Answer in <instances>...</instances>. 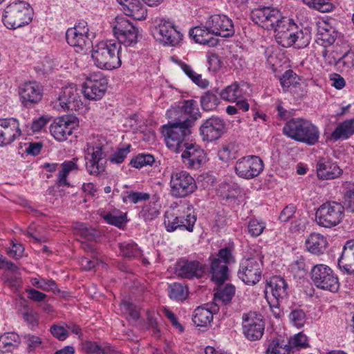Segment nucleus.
I'll list each match as a JSON object with an SVG mask.
<instances>
[{
    "label": "nucleus",
    "instance_id": "nucleus-27",
    "mask_svg": "<svg viewBox=\"0 0 354 354\" xmlns=\"http://www.w3.org/2000/svg\"><path fill=\"white\" fill-rule=\"evenodd\" d=\"M317 177L321 180H333L342 174L337 164L328 158H319L316 164Z\"/></svg>",
    "mask_w": 354,
    "mask_h": 354
},
{
    "label": "nucleus",
    "instance_id": "nucleus-43",
    "mask_svg": "<svg viewBox=\"0 0 354 354\" xmlns=\"http://www.w3.org/2000/svg\"><path fill=\"white\" fill-rule=\"evenodd\" d=\"M234 294L235 287L232 284H226L214 293V300L216 302H222L226 304L232 300Z\"/></svg>",
    "mask_w": 354,
    "mask_h": 354
},
{
    "label": "nucleus",
    "instance_id": "nucleus-29",
    "mask_svg": "<svg viewBox=\"0 0 354 354\" xmlns=\"http://www.w3.org/2000/svg\"><path fill=\"white\" fill-rule=\"evenodd\" d=\"M339 268L349 274H354V239L348 240L338 259Z\"/></svg>",
    "mask_w": 354,
    "mask_h": 354
},
{
    "label": "nucleus",
    "instance_id": "nucleus-20",
    "mask_svg": "<svg viewBox=\"0 0 354 354\" xmlns=\"http://www.w3.org/2000/svg\"><path fill=\"white\" fill-rule=\"evenodd\" d=\"M205 28L209 30L214 35L222 37H229L234 34L233 23L225 15H212L206 21Z\"/></svg>",
    "mask_w": 354,
    "mask_h": 354
},
{
    "label": "nucleus",
    "instance_id": "nucleus-6",
    "mask_svg": "<svg viewBox=\"0 0 354 354\" xmlns=\"http://www.w3.org/2000/svg\"><path fill=\"white\" fill-rule=\"evenodd\" d=\"M344 217V207L336 201H327L319 207L315 221L322 227L331 228L339 225Z\"/></svg>",
    "mask_w": 354,
    "mask_h": 354
},
{
    "label": "nucleus",
    "instance_id": "nucleus-18",
    "mask_svg": "<svg viewBox=\"0 0 354 354\" xmlns=\"http://www.w3.org/2000/svg\"><path fill=\"white\" fill-rule=\"evenodd\" d=\"M78 122L77 118L73 116L58 118L50 124V133L57 140L64 141L78 127Z\"/></svg>",
    "mask_w": 354,
    "mask_h": 354
},
{
    "label": "nucleus",
    "instance_id": "nucleus-42",
    "mask_svg": "<svg viewBox=\"0 0 354 354\" xmlns=\"http://www.w3.org/2000/svg\"><path fill=\"white\" fill-rule=\"evenodd\" d=\"M133 4L129 6V8H124V14L132 17L136 20H144L147 15V9L140 3V0H133Z\"/></svg>",
    "mask_w": 354,
    "mask_h": 354
},
{
    "label": "nucleus",
    "instance_id": "nucleus-7",
    "mask_svg": "<svg viewBox=\"0 0 354 354\" xmlns=\"http://www.w3.org/2000/svg\"><path fill=\"white\" fill-rule=\"evenodd\" d=\"M209 274L211 279L216 283H223L229 278V269L227 265L234 259L232 251L228 248L218 250L216 257H210Z\"/></svg>",
    "mask_w": 354,
    "mask_h": 354
},
{
    "label": "nucleus",
    "instance_id": "nucleus-51",
    "mask_svg": "<svg viewBox=\"0 0 354 354\" xmlns=\"http://www.w3.org/2000/svg\"><path fill=\"white\" fill-rule=\"evenodd\" d=\"M32 285L45 291L52 290L55 292L57 290V284L53 279L32 278Z\"/></svg>",
    "mask_w": 354,
    "mask_h": 354
},
{
    "label": "nucleus",
    "instance_id": "nucleus-24",
    "mask_svg": "<svg viewBox=\"0 0 354 354\" xmlns=\"http://www.w3.org/2000/svg\"><path fill=\"white\" fill-rule=\"evenodd\" d=\"M196 217L195 215L188 213L186 216H175L172 213L166 212L165 214L164 225L167 232H174L178 229L188 232H192Z\"/></svg>",
    "mask_w": 354,
    "mask_h": 354
},
{
    "label": "nucleus",
    "instance_id": "nucleus-59",
    "mask_svg": "<svg viewBox=\"0 0 354 354\" xmlns=\"http://www.w3.org/2000/svg\"><path fill=\"white\" fill-rule=\"evenodd\" d=\"M322 55L326 63L330 66H335L338 68L341 55L337 51L324 50Z\"/></svg>",
    "mask_w": 354,
    "mask_h": 354
},
{
    "label": "nucleus",
    "instance_id": "nucleus-45",
    "mask_svg": "<svg viewBox=\"0 0 354 354\" xmlns=\"http://www.w3.org/2000/svg\"><path fill=\"white\" fill-rule=\"evenodd\" d=\"M180 66L183 71L187 75V77H189L196 85L203 88L208 86V80L203 79L201 75L196 73L189 65L183 62H180Z\"/></svg>",
    "mask_w": 354,
    "mask_h": 354
},
{
    "label": "nucleus",
    "instance_id": "nucleus-47",
    "mask_svg": "<svg viewBox=\"0 0 354 354\" xmlns=\"http://www.w3.org/2000/svg\"><path fill=\"white\" fill-rule=\"evenodd\" d=\"M121 254L129 259L138 258L141 256V250L137 244L133 242H124L120 244Z\"/></svg>",
    "mask_w": 354,
    "mask_h": 354
},
{
    "label": "nucleus",
    "instance_id": "nucleus-56",
    "mask_svg": "<svg viewBox=\"0 0 354 354\" xmlns=\"http://www.w3.org/2000/svg\"><path fill=\"white\" fill-rule=\"evenodd\" d=\"M266 225L263 222L259 221L257 219H251L248 225V232L251 236L257 237L262 234Z\"/></svg>",
    "mask_w": 354,
    "mask_h": 354
},
{
    "label": "nucleus",
    "instance_id": "nucleus-64",
    "mask_svg": "<svg viewBox=\"0 0 354 354\" xmlns=\"http://www.w3.org/2000/svg\"><path fill=\"white\" fill-rule=\"evenodd\" d=\"M50 333L60 341L65 340L68 336V333L66 328L64 326L58 325L52 326L50 327Z\"/></svg>",
    "mask_w": 354,
    "mask_h": 354
},
{
    "label": "nucleus",
    "instance_id": "nucleus-48",
    "mask_svg": "<svg viewBox=\"0 0 354 354\" xmlns=\"http://www.w3.org/2000/svg\"><path fill=\"white\" fill-rule=\"evenodd\" d=\"M310 40V36L309 32L307 30L304 31L297 26L294 35L293 46L297 48H303L309 44Z\"/></svg>",
    "mask_w": 354,
    "mask_h": 354
},
{
    "label": "nucleus",
    "instance_id": "nucleus-23",
    "mask_svg": "<svg viewBox=\"0 0 354 354\" xmlns=\"http://www.w3.org/2000/svg\"><path fill=\"white\" fill-rule=\"evenodd\" d=\"M19 121L14 118L0 119V146L12 143L21 135Z\"/></svg>",
    "mask_w": 354,
    "mask_h": 354
},
{
    "label": "nucleus",
    "instance_id": "nucleus-44",
    "mask_svg": "<svg viewBox=\"0 0 354 354\" xmlns=\"http://www.w3.org/2000/svg\"><path fill=\"white\" fill-rule=\"evenodd\" d=\"M168 295L171 299L183 301L188 296V288L180 283H173L169 285Z\"/></svg>",
    "mask_w": 354,
    "mask_h": 354
},
{
    "label": "nucleus",
    "instance_id": "nucleus-1",
    "mask_svg": "<svg viewBox=\"0 0 354 354\" xmlns=\"http://www.w3.org/2000/svg\"><path fill=\"white\" fill-rule=\"evenodd\" d=\"M121 50L122 46L117 42L100 41L93 47L91 57L97 68L113 70L122 64Z\"/></svg>",
    "mask_w": 354,
    "mask_h": 354
},
{
    "label": "nucleus",
    "instance_id": "nucleus-38",
    "mask_svg": "<svg viewBox=\"0 0 354 354\" xmlns=\"http://www.w3.org/2000/svg\"><path fill=\"white\" fill-rule=\"evenodd\" d=\"M339 36V33L328 24H324L318 28L317 39L322 41L325 46L333 44Z\"/></svg>",
    "mask_w": 354,
    "mask_h": 354
},
{
    "label": "nucleus",
    "instance_id": "nucleus-8",
    "mask_svg": "<svg viewBox=\"0 0 354 354\" xmlns=\"http://www.w3.org/2000/svg\"><path fill=\"white\" fill-rule=\"evenodd\" d=\"M263 256L261 253L243 259L239 264L238 277L247 285H254L261 278Z\"/></svg>",
    "mask_w": 354,
    "mask_h": 354
},
{
    "label": "nucleus",
    "instance_id": "nucleus-9",
    "mask_svg": "<svg viewBox=\"0 0 354 354\" xmlns=\"http://www.w3.org/2000/svg\"><path fill=\"white\" fill-rule=\"evenodd\" d=\"M311 279L315 286L322 290L337 292L339 282L332 269L324 264L315 266L310 272Z\"/></svg>",
    "mask_w": 354,
    "mask_h": 354
},
{
    "label": "nucleus",
    "instance_id": "nucleus-17",
    "mask_svg": "<svg viewBox=\"0 0 354 354\" xmlns=\"http://www.w3.org/2000/svg\"><path fill=\"white\" fill-rule=\"evenodd\" d=\"M226 124L218 116H212L203 120L200 127V135L203 140L212 142L220 138L225 133Z\"/></svg>",
    "mask_w": 354,
    "mask_h": 354
},
{
    "label": "nucleus",
    "instance_id": "nucleus-52",
    "mask_svg": "<svg viewBox=\"0 0 354 354\" xmlns=\"http://www.w3.org/2000/svg\"><path fill=\"white\" fill-rule=\"evenodd\" d=\"M155 162L154 157L151 154H139L131 159L130 164L135 168H141L147 165H152Z\"/></svg>",
    "mask_w": 354,
    "mask_h": 354
},
{
    "label": "nucleus",
    "instance_id": "nucleus-33",
    "mask_svg": "<svg viewBox=\"0 0 354 354\" xmlns=\"http://www.w3.org/2000/svg\"><path fill=\"white\" fill-rule=\"evenodd\" d=\"M306 248L313 254H323L326 249L328 242L326 238L318 233H312L306 240Z\"/></svg>",
    "mask_w": 354,
    "mask_h": 354
},
{
    "label": "nucleus",
    "instance_id": "nucleus-39",
    "mask_svg": "<svg viewBox=\"0 0 354 354\" xmlns=\"http://www.w3.org/2000/svg\"><path fill=\"white\" fill-rule=\"evenodd\" d=\"M213 320L212 311L204 307H198L195 309L192 321L198 327H206Z\"/></svg>",
    "mask_w": 354,
    "mask_h": 354
},
{
    "label": "nucleus",
    "instance_id": "nucleus-26",
    "mask_svg": "<svg viewBox=\"0 0 354 354\" xmlns=\"http://www.w3.org/2000/svg\"><path fill=\"white\" fill-rule=\"evenodd\" d=\"M156 31L160 37L158 39L166 45L176 46L182 39L183 35L177 30L174 24L165 19H160Z\"/></svg>",
    "mask_w": 354,
    "mask_h": 354
},
{
    "label": "nucleus",
    "instance_id": "nucleus-5",
    "mask_svg": "<svg viewBox=\"0 0 354 354\" xmlns=\"http://www.w3.org/2000/svg\"><path fill=\"white\" fill-rule=\"evenodd\" d=\"M106 140L104 138H97L88 142L85 148V160L87 171L97 176L104 171L105 167L102 162L105 158Z\"/></svg>",
    "mask_w": 354,
    "mask_h": 354
},
{
    "label": "nucleus",
    "instance_id": "nucleus-19",
    "mask_svg": "<svg viewBox=\"0 0 354 354\" xmlns=\"http://www.w3.org/2000/svg\"><path fill=\"white\" fill-rule=\"evenodd\" d=\"M180 149L182 162L187 168L198 169L205 162L206 154L199 145L187 142Z\"/></svg>",
    "mask_w": 354,
    "mask_h": 354
},
{
    "label": "nucleus",
    "instance_id": "nucleus-55",
    "mask_svg": "<svg viewBox=\"0 0 354 354\" xmlns=\"http://www.w3.org/2000/svg\"><path fill=\"white\" fill-rule=\"evenodd\" d=\"M280 83L284 90L297 83V75L292 70L286 71L280 78Z\"/></svg>",
    "mask_w": 354,
    "mask_h": 354
},
{
    "label": "nucleus",
    "instance_id": "nucleus-60",
    "mask_svg": "<svg viewBox=\"0 0 354 354\" xmlns=\"http://www.w3.org/2000/svg\"><path fill=\"white\" fill-rule=\"evenodd\" d=\"M127 196L123 198L124 203H127V200L131 201L133 203H138L142 201H147L149 198V194L144 192H128Z\"/></svg>",
    "mask_w": 354,
    "mask_h": 354
},
{
    "label": "nucleus",
    "instance_id": "nucleus-31",
    "mask_svg": "<svg viewBox=\"0 0 354 354\" xmlns=\"http://www.w3.org/2000/svg\"><path fill=\"white\" fill-rule=\"evenodd\" d=\"M66 39L67 43L74 47L77 52L87 49L92 44L90 35L82 32L66 31Z\"/></svg>",
    "mask_w": 354,
    "mask_h": 354
},
{
    "label": "nucleus",
    "instance_id": "nucleus-14",
    "mask_svg": "<svg viewBox=\"0 0 354 354\" xmlns=\"http://www.w3.org/2000/svg\"><path fill=\"white\" fill-rule=\"evenodd\" d=\"M167 115L169 119L176 118L180 120L190 121L192 127H194L195 122L201 117L197 102L194 100L180 102L176 106L167 111Z\"/></svg>",
    "mask_w": 354,
    "mask_h": 354
},
{
    "label": "nucleus",
    "instance_id": "nucleus-21",
    "mask_svg": "<svg viewBox=\"0 0 354 354\" xmlns=\"http://www.w3.org/2000/svg\"><path fill=\"white\" fill-rule=\"evenodd\" d=\"M58 102L64 110L78 111L84 107L80 93L75 84H70L62 88Z\"/></svg>",
    "mask_w": 354,
    "mask_h": 354
},
{
    "label": "nucleus",
    "instance_id": "nucleus-37",
    "mask_svg": "<svg viewBox=\"0 0 354 354\" xmlns=\"http://www.w3.org/2000/svg\"><path fill=\"white\" fill-rule=\"evenodd\" d=\"M20 344L19 336L14 333H6L0 336V351L1 353L12 352Z\"/></svg>",
    "mask_w": 354,
    "mask_h": 354
},
{
    "label": "nucleus",
    "instance_id": "nucleus-15",
    "mask_svg": "<svg viewBox=\"0 0 354 354\" xmlns=\"http://www.w3.org/2000/svg\"><path fill=\"white\" fill-rule=\"evenodd\" d=\"M242 332L249 341L259 340L265 330V324L260 315L250 312L242 315Z\"/></svg>",
    "mask_w": 354,
    "mask_h": 354
},
{
    "label": "nucleus",
    "instance_id": "nucleus-57",
    "mask_svg": "<svg viewBox=\"0 0 354 354\" xmlns=\"http://www.w3.org/2000/svg\"><path fill=\"white\" fill-rule=\"evenodd\" d=\"M104 221L111 225L120 227L125 222V215L109 212L103 216Z\"/></svg>",
    "mask_w": 354,
    "mask_h": 354
},
{
    "label": "nucleus",
    "instance_id": "nucleus-53",
    "mask_svg": "<svg viewBox=\"0 0 354 354\" xmlns=\"http://www.w3.org/2000/svg\"><path fill=\"white\" fill-rule=\"evenodd\" d=\"M289 318L295 326L301 328L306 322V315L303 310L296 308L291 311L289 315Z\"/></svg>",
    "mask_w": 354,
    "mask_h": 354
},
{
    "label": "nucleus",
    "instance_id": "nucleus-61",
    "mask_svg": "<svg viewBox=\"0 0 354 354\" xmlns=\"http://www.w3.org/2000/svg\"><path fill=\"white\" fill-rule=\"evenodd\" d=\"M287 342L290 345V349L293 347L304 348L308 346L307 337L302 333H299L292 338L290 339Z\"/></svg>",
    "mask_w": 354,
    "mask_h": 354
},
{
    "label": "nucleus",
    "instance_id": "nucleus-4",
    "mask_svg": "<svg viewBox=\"0 0 354 354\" xmlns=\"http://www.w3.org/2000/svg\"><path fill=\"white\" fill-rule=\"evenodd\" d=\"M2 21L9 29H16L28 24L32 21L30 5L24 1L10 3L4 10Z\"/></svg>",
    "mask_w": 354,
    "mask_h": 354
},
{
    "label": "nucleus",
    "instance_id": "nucleus-58",
    "mask_svg": "<svg viewBox=\"0 0 354 354\" xmlns=\"http://www.w3.org/2000/svg\"><path fill=\"white\" fill-rule=\"evenodd\" d=\"M130 145H127L124 147L118 149L110 158V161L116 164L122 163L130 152Z\"/></svg>",
    "mask_w": 354,
    "mask_h": 354
},
{
    "label": "nucleus",
    "instance_id": "nucleus-50",
    "mask_svg": "<svg viewBox=\"0 0 354 354\" xmlns=\"http://www.w3.org/2000/svg\"><path fill=\"white\" fill-rule=\"evenodd\" d=\"M221 196L226 200H234L236 198L241 190L239 187L234 185L225 184L220 187Z\"/></svg>",
    "mask_w": 354,
    "mask_h": 354
},
{
    "label": "nucleus",
    "instance_id": "nucleus-11",
    "mask_svg": "<svg viewBox=\"0 0 354 354\" xmlns=\"http://www.w3.org/2000/svg\"><path fill=\"white\" fill-rule=\"evenodd\" d=\"M113 31L118 43L125 46H133L138 40V29L126 17H117L113 24Z\"/></svg>",
    "mask_w": 354,
    "mask_h": 354
},
{
    "label": "nucleus",
    "instance_id": "nucleus-36",
    "mask_svg": "<svg viewBox=\"0 0 354 354\" xmlns=\"http://www.w3.org/2000/svg\"><path fill=\"white\" fill-rule=\"evenodd\" d=\"M82 349L90 354H118L108 343L98 344L96 342L86 341L82 343Z\"/></svg>",
    "mask_w": 354,
    "mask_h": 354
},
{
    "label": "nucleus",
    "instance_id": "nucleus-46",
    "mask_svg": "<svg viewBox=\"0 0 354 354\" xmlns=\"http://www.w3.org/2000/svg\"><path fill=\"white\" fill-rule=\"evenodd\" d=\"M308 7L317 10L321 12L333 11L335 6L330 0H302Z\"/></svg>",
    "mask_w": 354,
    "mask_h": 354
},
{
    "label": "nucleus",
    "instance_id": "nucleus-63",
    "mask_svg": "<svg viewBox=\"0 0 354 354\" xmlns=\"http://www.w3.org/2000/svg\"><path fill=\"white\" fill-rule=\"evenodd\" d=\"M24 339L29 351L39 348L41 344L40 337L34 335L26 334L24 335Z\"/></svg>",
    "mask_w": 354,
    "mask_h": 354
},
{
    "label": "nucleus",
    "instance_id": "nucleus-28",
    "mask_svg": "<svg viewBox=\"0 0 354 354\" xmlns=\"http://www.w3.org/2000/svg\"><path fill=\"white\" fill-rule=\"evenodd\" d=\"M178 275L185 279L201 278L205 272V266L198 261L182 260L177 263Z\"/></svg>",
    "mask_w": 354,
    "mask_h": 354
},
{
    "label": "nucleus",
    "instance_id": "nucleus-12",
    "mask_svg": "<svg viewBox=\"0 0 354 354\" xmlns=\"http://www.w3.org/2000/svg\"><path fill=\"white\" fill-rule=\"evenodd\" d=\"M284 18L277 8L270 6H260L251 12L252 21L266 30H274Z\"/></svg>",
    "mask_w": 354,
    "mask_h": 354
},
{
    "label": "nucleus",
    "instance_id": "nucleus-2",
    "mask_svg": "<svg viewBox=\"0 0 354 354\" xmlns=\"http://www.w3.org/2000/svg\"><path fill=\"white\" fill-rule=\"evenodd\" d=\"M167 124L161 127V133L167 147L171 151L179 153L187 142L185 138L192 133V122L184 120H178L176 118L171 119Z\"/></svg>",
    "mask_w": 354,
    "mask_h": 354
},
{
    "label": "nucleus",
    "instance_id": "nucleus-10",
    "mask_svg": "<svg viewBox=\"0 0 354 354\" xmlns=\"http://www.w3.org/2000/svg\"><path fill=\"white\" fill-rule=\"evenodd\" d=\"M170 194L176 198H185L197 189L194 178L186 171H178L171 175Z\"/></svg>",
    "mask_w": 354,
    "mask_h": 354
},
{
    "label": "nucleus",
    "instance_id": "nucleus-54",
    "mask_svg": "<svg viewBox=\"0 0 354 354\" xmlns=\"http://www.w3.org/2000/svg\"><path fill=\"white\" fill-rule=\"evenodd\" d=\"M354 66V53L346 52L340 57L339 60L338 69L344 71L348 70Z\"/></svg>",
    "mask_w": 354,
    "mask_h": 354
},
{
    "label": "nucleus",
    "instance_id": "nucleus-30",
    "mask_svg": "<svg viewBox=\"0 0 354 354\" xmlns=\"http://www.w3.org/2000/svg\"><path fill=\"white\" fill-rule=\"evenodd\" d=\"M189 35L196 43L200 44L215 46L218 43V40L213 37V33L205 28V26H199L191 28Z\"/></svg>",
    "mask_w": 354,
    "mask_h": 354
},
{
    "label": "nucleus",
    "instance_id": "nucleus-16",
    "mask_svg": "<svg viewBox=\"0 0 354 354\" xmlns=\"http://www.w3.org/2000/svg\"><path fill=\"white\" fill-rule=\"evenodd\" d=\"M107 80L102 73H93L86 77L82 85V92L85 98L89 100L101 99L105 93Z\"/></svg>",
    "mask_w": 354,
    "mask_h": 354
},
{
    "label": "nucleus",
    "instance_id": "nucleus-49",
    "mask_svg": "<svg viewBox=\"0 0 354 354\" xmlns=\"http://www.w3.org/2000/svg\"><path fill=\"white\" fill-rule=\"evenodd\" d=\"M75 230L77 234L87 241H95L98 237L97 232L94 228L88 227L82 223H76Z\"/></svg>",
    "mask_w": 354,
    "mask_h": 354
},
{
    "label": "nucleus",
    "instance_id": "nucleus-3",
    "mask_svg": "<svg viewBox=\"0 0 354 354\" xmlns=\"http://www.w3.org/2000/svg\"><path fill=\"white\" fill-rule=\"evenodd\" d=\"M283 131L288 137L309 145H315L319 138L318 128L309 120L302 118H294L287 122Z\"/></svg>",
    "mask_w": 354,
    "mask_h": 354
},
{
    "label": "nucleus",
    "instance_id": "nucleus-41",
    "mask_svg": "<svg viewBox=\"0 0 354 354\" xmlns=\"http://www.w3.org/2000/svg\"><path fill=\"white\" fill-rule=\"evenodd\" d=\"M290 345L281 338H274L268 344L266 354H289Z\"/></svg>",
    "mask_w": 354,
    "mask_h": 354
},
{
    "label": "nucleus",
    "instance_id": "nucleus-40",
    "mask_svg": "<svg viewBox=\"0 0 354 354\" xmlns=\"http://www.w3.org/2000/svg\"><path fill=\"white\" fill-rule=\"evenodd\" d=\"M217 93L218 89L216 91L209 90L202 94L200 102L203 111H209L215 110L217 108L220 103Z\"/></svg>",
    "mask_w": 354,
    "mask_h": 354
},
{
    "label": "nucleus",
    "instance_id": "nucleus-32",
    "mask_svg": "<svg viewBox=\"0 0 354 354\" xmlns=\"http://www.w3.org/2000/svg\"><path fill=\"white\" fill-rule=\"evenodd\" d=\"M246 87L247 85L245 84L234 82L222 89L219 95L224 101L234 102L240 99V97H245V88Z\"/></svg>",
    "mask_w": 354,
    "mask_h": 354
},
{
    "label": "nucleus",
    "instance_id": "nucleus-62",
    "mask_svg": "<svg viewBox=\"0 0 354 354\" xmlns=\"http://www.w3.org/2000/svg\"><path fill=\"white\" fill-rule=\"evenodd\" d=\"M140 214L145 221H151L158 216L159 211L154 205H148L142 208Z\"/></svg>",
    "mask_w": 354,
    "mask_h": 354
},
{
    "label": "nucleus",
    "instance_id": "nucleus-13",
    "mask_svg": "<svg viewBox=\"0 0 354 354\" xmlns=\"http://www.w3.org/2000/svg\"><path fill=\"white\" fill-rule=\"evenodd\" d=\"M264 164L257 156H247L239 159L235 165V171L240 178L252 179L263 171Z\"/></svg>",
    "mask_w": 354,
    "mask_h": 354
},
{
    "label": "nucleus",
    "instance_id": "nucleus-34",
    "mask_svg": "<svg viewBox=\"0 0 354 354\" xmlns=\"http://www.w3.org/2000/svg\"><path fill=\"white\" fill-rule=\"evenodd\" d=\"M268 285L271 288L273 297L277 299V304H279L288 296V284L281 277L274 276L272 277Z\"/></svg>",
    "mask_w": 354,
    "mask_h": 354
},
{
    "label": "nucleus",
    "instance_id": "nucleus-25",
    "mask_svg": "<svg viewBox=\"0 0 354 354\" xmlns=\"http://www.w3.org/2000/svg\"><path fill=\"white\" fill-rule=\"evenodd\" d=\"M296 27L297 24L292 19L285 17L281 23L277 24L274 30L277 41L285 48L293 46Z\"/></svg>",
    "mask_w": 354,
    "mask_h": 354
},
{
    "label": "nucleus",
    "instance_id": "nucleus-22",
    "mask_svg": "<svg viewBox=\"0 0 354 354\" xmlns=\"http://www.w3.org/2000/svg\"><path fill=\"white\" fill-rule=\"evenodd\" d=\"M19 95L21 104L26 107H30L41 101L43 87L35 81L27 82L19 87Z\"/></svg>",
    "mask_w": 354,
    "mask_h": 354
},
{
    "label": "nucleus",
    "instance_id": "nucleus-35",
    "mask_svg": "<svg viewBox=\"0 0 354 354\" xmlns=\"http://www.w3.org/2000/svg\"><path fill=\"white\" fill-rule=\"evenodd\" d=\"M354 134V120H346L339 123L330 135V139L337 141L346 140Z\"/></svg>",
    "mask_w": 354,
    "mask_h": 354
}]
</instances>
